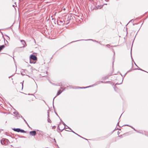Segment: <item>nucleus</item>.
Listing matches in <instances>:
<instances>
[{
    "label": "nucleus",
    "instance_id": "1",
    "mask_svg": "<svg viewBox=\"0 0 148 148\" xmlns=\"http://www.w3.org/2000/svg\"><path fill=\"white\" fill-rule=\"evenodd\" d=\"M37 59V58L36 56L34 55H31L29 57L30 63H33L34 62L32 60L35 61Z\"/></svg>",
    "mask_w": 148,
    "mask_h": 148
},
{
    "label": "nucleus",
    "instance_id": "2",
    "mask_svg": "<svg viewBox=\"0 0 148 148\" xmlns=\"http://www.w3.org/2000/svg\"><path fill=\"white\" fill-rule=\"evenodd\" d=\"M9 143V140L6 138H3L1 140V143L2 145H7Z\"/></svg>",
    "mask_w": 148,
    "mask_h": 148
},
{
    "label": "nucleus",
    "instance_id": "3",
    "mask_svg": "<svg viewBox=\"0 0 148 148\" xmlns=\"http://www.w3.org/2000/svg\"><path fill=\"white\" fill-rule=\"evenodd\" d=\"M29 134L32 136H35L36 134V132L35 130L31 131L29 132Z\"/></svg>",
    "mask_w": 148,
    "mask_h": 148
},
{
    "label": "nucleus",
    "instance_id": "4",
    "mask_svg": "<svg viewBox=\"0 0 148 148\" xmlns=\"http://www.w3.org/2000/svg\"><path fill=\"white\" fill-rule=\"evenodd\" d=\"M20 41L23 45V46L22 47H24L27 46V44L24 40H21Z\"/></svg>",
    "mask_w": 148,
    "mask_h": 148
},
{
    "label": "nucleus",
    "instance_id": "5",
    "mask_svg": "<svg viewBox=\"0 0 148 148\" xmlns=\"http://www.w3.org/2000/svg\"><path fill=\"white\" fill-rule=\"evenodd\" d=\"M57 23L59 25H63L64 24V23L63 21L60 20L57 21Z\"/></svg>",
    "mask_w": 148,
    "mask_h": 148
},
{
    "label": "nucleus",
    "instance_id": "6",
    "mask_svg": "<svg viewBox=\"0 0 148 148\" xmlns=\"http://www.w3.org/2000/svg\"><path fill=\"white\" fill-rule=\"evenodd\" d=\"M108 83V82H103V81H98L96 82L94 85L96 86L100 84V83Z\"/></svg>",
    "mask_w": 148,
    "mask_h": 148
},
{
    "label": "nucleus",
    "instance_id": "7",
    "mask_svg": "<svg viewBox=\"0 0 148 148\" xmlns=\"http://www.w3.org/2000/svg\"><path fill=\"white\" fill-rule=\"evenodd\" d=\"M65 88H64L62 91L61 90H59V91L57 93V95L56 96V97L57 96L59 95L64 90Z\"/></svg>",
    "mask_w": 148,
    "mask_h": 148
},
{
    "label": "nucleus",
    "instance_id": "8",
    "mask_svg": "<svg viewBox=\"0 0 148 148\" xmlns=\"http://www.w3.org/2000/svg\"><path fill=\"white\" fill-rule=\"evenodd\" d=\"M12 130L15 132H20V129L19 128H14L12 129Z\"/></svg>",
    "mask_w": 148,
    "mask_h": 148
},
{
    "label": "nucleus",
    "instance_id": "9",
    "mask_svg": "<svg viewBox=\"0 0 148 148\" xmlns=\"http://www.w3.org/2000/svg\"><path fill=\"white\" fill-rule=\"evenodd\" d=\"M69 130H71V131L72 132H73V133H75V134H76L77 135V136H79V137H81V138H82L84 139H85L86 140H87L86 139L84 138H83L82 137V136H80V135H78V134H77L75 133V132H74L73 131L71 128H69Z\"/></svg>",
    "mask_w": 148,
    "mask_h": 148
},
{
    "label": "nucleus",
    "instance_id": "10",
    "mask_svg": "<svg viewBox=\"0 0 148 148\" xmlns=\"http://www.w3.org/2000/svg\"><path fill=\"white\" fill-rule=\"evenodd\" d=\"M48 113V119H47V121L49 123H51V121L50 119L49 118V111L47 112Z\"/></svg>",
    "mask_w": 148,
    "mask_h": 148
},
{
    "label": "nucleus",
    "instance_id": "11",
    "mask_svg": "<svg viewBox=\"0 0 148 148\" xmlns=\"http://www.w3.org/2000/svg\"><path fill=\"white\" fill-rule=\"evenodd\" d=\"M4 45H1L0 46V52L5 47Z\"/></svg>",
    "mask_w": 148,
    "mask_h": 148
},
{
    "label": "nucleus",
    "instance_id": "12",
    "mask_svg": "<svg viewBox=\"0 0 148 148\" xmlns=\"http://www.w3.org/2000/svg\"><path fill=\"white\" fill-rule=\"evenodd\" d=\"M123 126H129V127H130L131 128H132V129H133L134 131H136V130L133 127H132V126H130L129 125H124Z\"/></svg>",
    "mask_w": 148,
    "mask_h": 148
},
{
    "label": "nucleus",
    "instance_id": "13",
    "mask_svg": "<svg viewBox=\"0 0 148 148\" xmlns=\"http://www.w3.org/2000/svg\"><path fill=\"white\" fill-rule=\"evenodd\" d=\"M20 132L21 133H26V131H25V130H23L21 129H20Z\"/></svg>",
    "mask_w": 148,
    "mask_h": 148
},
{
    "label": "nucleus",
    "instance_id": "14",
    "mask_svg": "<svg viewBox=\"0 0 148 148\" xmlns=\"http://www.w3.org/2000/svg\"><path fill=\"white\" fill-rule=\"evenodd\" d=\"M91 86H87V87H78V88H89V87H91Z\"/></svg>",
    "mask_w": 148,
    "mask_h": 148
},
{
    "label": "nucleus",
    "instance_id": "15",
    "mask_svg": "<svg viewBox=\"0 0 148 148\" xmlns=\"http://www.w3.org/2000/svg\"><path fill=\"white\" fill-rule=\"evenodd\" d=\"M17 117L18 118H19L20 117H21L22 118H23L22 116L20 114H19L18 113L17 115Z\"/></svg>",
    "mask_w": 148,
    "mask_h": 148
},
{
    "label": "nucleus",
    "instance_id": "16",
    "mask_svg": "<svg viewBox=\"0 0 148 148\" xmlns=\"http://www.w3.org/2000/svg\"><path fill=\"white\" fill-rule=\"evenodd\" d=\"M60 121L62 122V124L64 126H65V127L62 130H63L65 128V125H66L65 124L63 121H62V120H61V119H60Z\"/></svg>",
    "mask_w": 148,
    "mask_h": 148
},
{
    "label": "nucleus",
    "instance_id": "17",
    "mask_svg": "<svg viewBox=\"0 0 148 148\" xmlns=\"http://www.w3.org/2000/svg\"><path fill=\"white\" fill-rule=\"evenodd\" d=\"M123 80H122V81L121 82V83H116V84H115V85H114V89H115V88L116 87V85H119V84H121L122 83V82H123Z\"/></svg>",
    "mask_w": 148,
    "mask_h": 148
},
{
    "label": "nucleus",
    "instance_id": "18",
    "mask_svg": "<svg viewBox=\"0 0 148 148\" xmlns=\"http://www.w3.org/2000/svg\"><path fill=\"white\" fill-rule=\"evenodd\" d=\"M56 97V96L53 99V108H54V99Z\"/></svg>",
    "mask_w": 148,
    "mask_h": 148
},
{
    "label": "nucleus",
    "instance_id": "19",
    "mask_svg": "<svg viewBox=\"0 0 148 148\" xmlns=\"http://www.w3.org/2000/svg\"><path fill=\"white\" fill-rule=\"evenodd\" d=\"M18 113V112H17L16 111H15L14 112H13V114H15V115H17V114Z\"/></svg>",
    "mask_w": 148,
    "mask_h": 148
},
{
    "label": "nucleus",
    "instance_id": "20",
    "mask_svg": "<svg viewBox=\"0 0 148 148\" xmlns=\"http://www.w3.org/2000/svg\"><path fill=\"white\" fill-rule=\"evenodd\" d=\"M114 56H113V63L114 61V60L115 59V52L114 51Z\"/></svg>",
    "mask_w": 148,
    "mask_h": 148
},
{
    "label": "nucleus",
    "instance_id": "21",
    "mask_svg": "<svg viewBox=\"0 0 148 148\" xmlns=\"http://www.w3.org/2000/svg\"><path fill=\"white\" fill-rule=\"evenodd\" d=\"M137 69L140 70L141 71H145V72H146V71H145L142 70V69H140V68H139L138 69Z\"/></svg>",
    "mask_w": 148,
    "mask_h": 148
},
{
    "label": "nucleus",
    "instance_id": "22",
    "mask_svg": "<svg viewBox=\"0 0 148 148\" xmlns=\"http://www.w3.org/2000/svg\"><path fill=\"white\" fill-rule=\"evenodd\" d=\"M136 132H138V133H140V134H142V132H139V131H138L137 130H136Z\"/></svg>",
    "mask_w": 148,
    "mask_h": 148
},
{
    "label": "nucleus",
    "instance_id": "23",
    "mask_svg": "<svg viewBox=\"0 0 148 148\" xmlns=\"http://www.w3.org/2000/svg\"><path fill=\"white\" fill-rule=\"evenodd\" d=\"M76 40V41H72L71 43H72V42H75L77 41H80V40Z\"/></svg>",
    "mask_w": 148,
    "mask_h": 148
},
{
    "label": "nucleus",
    "instance_id": "24",
    "mask_svg": "<svg viewBox=\"0 0 148 148\" xmlns=\"http://www.w3.org/2000/svg\"><path fill=\"white\" fill-rule=\"evenodd\" d=\"M22 119H23L24 120V121L25 122V123H27V122L26 121V120L23 118Z\"/></svg>",
    "mask_w": 148,
    "mask_h": 148
},
{
    "label": "nucleus",
    "instance_id": "25",
    "mask_svg": "<svg viewBox=\"0 0 148 148\" xmlns=\"http://www.w3.org/2000/svg\"><path fill=\"white\" fill-rule=\"evenodd\" d=\"M56 126H53L52 129H55L56 128Z\"/></svg>",
    "mask_w": 148,
    "mask_h": 148
},
{
    "label": "nucleus",
    "instance_id": "26",
    "mask_svg": "<svg viewBox=\"0 0 148 148\" xmlns=\"http://www.w3.org/2000/svg\"><path fill=\"white\" fill-rule=\"evenodd\" d=\"M106 46L107 47H109L110 46V45L109 44H108V45H106Z\"/></svg>",
    "mask_w": 148,
    "mask_h": 148
},
{
    "label": "nucleus",
    "instance_id": "27",
    "mask_svg": "<svg viewBox=\"0 0 148 148\" xmlns=\"http://www.w3.org/2000/svg\"><path fill=\"white\" fill-rule=\"evenodd\" d=\"M108 78V77H107V76H106V77H105L104 79H106V78Z\"/></svg>",
    "mask_w": 148,
    "mask_h": 148
},
{
    "label": "nucleus",
    "instance_id": "28",
    "mask_svg": "<svg viewBox=\"0 0 148 148\" xmlns=\"http://www.w3.org/2000/svg\"><path fill=\"white\" fill-rule=\"evenodd\" d=\"M66 127H66V129L67 128H69H69H70L69 127H68V126L67 125H65V127H66Z\"/></svg>",
    "mask_w": 148,
    "mask_h": 148
},
{
    "label": "nucleus",
    "instance_id": "29",
    "mask_svg": "<svg viewBox=\"0 0 148 148\" xmlns=\"http://www.w3.org/2000/svg\"><path fill=\"white\" fill-rule=\"evenodd\" d=\"M26 124L27 125V126L29 127H30L29 126V125L27 123H26Z\"/></svg>",
    "mask_w": 148,
    "mask_h": 148
},
{
    "label": "nucleus",
    "instance_id": "30",
    "mask_svg": "<svg viewBox=\"0 0 148 148\" xmlns=\"http://www.w3.org/2000/svg\"><path fill=\"white\" fill-rule=\"evenodd\" d=\"M88 40H93V41H94L93 40H92V39H88Z\"/></svg>",
    "mask_w": 148,
    "mask_h": 148
},
{
    "label": "nucleus",
    "instance_id": "31",
    "mask_svg": "<svg viewBox=\"0 0 148 148\" xmlns=\"http://www.w3.org/2000/svg\"><path fill=\"white\" fill-rule=\"evenodd\" d=\"M23 83L22 84V88H23Z\"/></svg>",
    "mask_w": 148,
    "mask_h": 148
},
{
    "label": "nucleus",
    "instance_id": "32",
    "mask_svg": "<svg viewBox=\"0 0 148 148\" xmlns=\"http://www.w3.org/2000/svg\"><path fill=\"white\" fill-rule=\"evenodd\" d=\"M119 122L118 123H117V125H119Z\"/></svg>",
    "mask_w": 148,
    "mask_h": 148
},
{
    "label": "nucleus",
    "instance_id": "33",
    "mask_svg": "<svg viewBox=\"0 0 148 148\" xmlns=\"http://www.w3.org/2000/svg\"><path fill=\"white\" fill-rule=\"evenodd\" d=\"M64 87H61L60 88L61 89H63Z\"/></svg>",
    "mask_w": 148,
    "mask_h": 148
},
{
    "label": "nucleus",
    "instance_id": "34",
    "mask_svg": "<svg viewBox=\"0 0 148 148\" xmlns=\"http://www.w3.org/2000/svg\"><path fill=\"white\" fill-rule=\"evenodd\" d=\"M134 64H135V65H136V66H137V67H138V66L136 65V64L135 63H134Z\"/></svg>",
    "mask_w": 148,
    "mask_h": 148
},
{
    "label": "nucleus",
    "instance_id": "35",
    "mask_svg": "<svg viewBox=\"0 0 148 148\" xmlns=\"http://www.w3.org/2000/svg\"><path fill=\"white\" fill-rule=\"evenodd\" d=\"M59 117V116H58V114L56 113H55Z\"/></svg>",
    "mask_w": 148,
    "mask_h": 148
},
{
    "label": "nucleus",
    "instance_id": "36",
    "mask_svg": "<svg viewBox=\"0 0 148 148\" xmlns=\"http://www.w3.org/2000/svg\"><path fill=\"white\" fill-rule=\"evenodd\" d=\"M94 41H95V42H98L97 41H96V40H94Z\"/></svg>",
    "mask_w": 148,
    "mask_h": 148
},
{
    "label": "nucleus",
    "instance_id": "37",
    "mask_svg": "<svg viewBox=\"0 0 148 148\" xmlns=\"http://www.w3.org/2000/svg\"><path fill=\"white\" fill-rule=\"evenodd\" d=\"M94 41H95V42H98L97 41H96V40H94Z\"/></svg>",
    "mask_w": 148,
    "mask_h": 148
},
{
    "label": "nucleus",
    "instance_id": "38",
    "mask_svg": "<svg viewBox=\"0 0 148 148\" xmlns=\"http://www.w3.org/2000/svg\"><path fill=\"white\" fill-rule=\"evenodd\" d=\"M69 88H72L71 87V86H69Z\"/></svg>",
    "mask_w": 148,
    "mask_h": 148
},
{
    "label": "nucleus",
    "instance_id": "39",
    "mask_svg": "<svg viewBox=\"0 0 148 148\" xmlns=\"http://www.w3.org/2000/svg\"><path fill=\"white\" fill-rule=\"evenodd\" d=\"M99 44H100V45H103V44H101V43H99Z\"/></svg>",
    "mask_w": 148,
    "mask_h": 148
},
{
    "label": "nucleus",
    "instance_id": "40",
    "mask_svg": "<svg viewBox=\"0 0 148 148\" xmlns=\"http://www.w3.org/2000/svg\"><path fill=\"white\" fill-rule=\"evenodd\" d=\"M11 76H10L9 77V78H10V77H11Z\"/></svg>",
    "mask_w": 148,
    "mask_h": 148
},
{
    "label": "nucleus",
    "instance_id": "41",
    "mask_svg": "<svg viewBox=\"0 0 148 148\" xmlns=\"http://www.w3.org/2000/svg\"><path fill=\"white\" fill-rule=\"evenodd\" d=\"M126 73L125 74V75H124V77H125V75H126Z\"/></svg>",
    "mask_w": 148,
    "mask_h": 148
},
{
    "label": "nucleus",
    "instance_id": "42",
    "mask_svg": "<svg viewBox=\"0 0 148 148\" xmlns=\"http://www.w3.org/2000/svg\"><path fill=\"white\" fill-rule=\"evenodd\" d=\"M60 86H62V85L61 84V85H59Z\"/></svg>",
    "mask_w": 148,
    "mask_h": 148
},
{
    "label": "nucleus",
    "instance_id": "43",
    "mask_svg": "<svg viewBox=\"0 0 148 148\" xmlns=\"http://www.w3.org/2000/svg\"><path fill=\"white\" fill-rule=\"evenodd\" d=\"M121 116H120V117H121ZM120 117L119 118V119H120Z\"/></svg>",
    "mask_w": 148,
    "mask_h": 148
},
{
    "label": "nucleus",
    "instance_id": "44",
    "mask_svg": "<svg viewBox=\"0 0 148 148\" xmlns=\"http://www.w3.org/2000/svg\"><path fill=\"white\" fill-rule=\"evenodd\" d=\"M59 130H60V129L59 128Z\"/></svg>",
    "mask_w": 148,
    "mask_h": 148
},
{
    "label": "nucleus",
    "instance_id": "45",
    "mask_svg": "<svg viewBox=\"0 0 148 148\" xmlns=\"http://www.w3.org/2000/svg\"><path fill=\"white\" fill-rule=\"evenodd\" d=\"M131 58H132V56H131Z\"/></svg>",
    "mask_w": 148,
    "mask_h": 148
}]
</instances>
